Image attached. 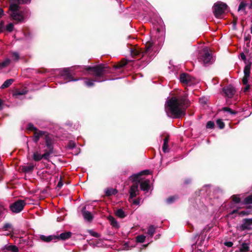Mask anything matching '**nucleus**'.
Instances as JSON below:
<instances>
[{"label":"nucleus","instance_id":"obj_42","mask_svg":"<svg viewBox=\"0 0 252 252\" xmlns=\"http://www.w3.org/2000/svg\"><path fill=\"white\" fill-rule=\"evenodd\" d=\"M89 233L91 235L94 237L99 238L100 237V234L98 233L97 232H94L92 230H89Z\"/></svg>","mask_w":252,"mask_h":252},{"label":"nucleus","instance_id":"obj_37","mask_svg":"<svg viewBox=\"0 0 252 252\" xmlns=\"http://www.w3.org/2000/svg\"><path fill=\"white\" fill-rule=\"evenodd\" d=\"M216 124L217 126L220 128V129H223L225 126V124L222 121L221 119H218L216 121Z\"/></svg>","mask_w":252,"mask_h":252},{"label":"nucleus","instance_id":"obj_15","mask_svg":"<svg viewBox=\"0 0 252 252\" xmlns=\"http://www.w3.org/2000/svg\"><path fill=\"white\" fill-rule=\"evenodd\" d=\"M86 209V206L82 208L81 210L82 214L85 220L90 222L93 220L94 217L91 213L87 211Z\"/></svg>","mask_w":252,"mask_h":252},{"label":"nucleus","instance_id":"obj_61","mask_svg":"<svg viewBox=\"0 0 252 252\" xmlns=\"http://www.w3.org/2000/svg\"><path fill=\"white\" fill-rule=\"evenodd\" d=\"M240 56L242 60L244 61L246 60V57L244 53H241Z\"/></svg>","mask_w":252,"mask_h":252},{"label":"nucleus","instance_id":"obj_3","mask_svg":"<svg viewBox=\"0 0 252 252\" xmlns=\"http://www.w3.org/2000/svg\"><path fill=\"white\" fill-rule=\"evenodd\" d=\"M27 129L33 132V135L32 137V140L34 142L37 143L39 139L43 137H45L49 133L46 131L40 130L32 123H29L28 125Z\"/></svg>","mask_w":252,"mask_h":252},{"label":"nucleus","instance_id":"obj_1","mask_svg":"<svg viewBox=\"0 0 252 252\" xmlns=\"http://www.w3.org/2000/svg\"><path fill=\"white\" fill-rule=\"evenodd\" d=\"M190 103L187 94L178 98L172 97L166 103L167 109L170 113V117L174 119L184 117L186 114V109L190 105Z\"/></svg>","mask_w":252,"mask_h":252},{"label":"nucleus","instance_id":"obj_18","mask_svg":"<svg viewBox=\"0 0 252 252\" xmlns=\"http://www.w3.org/2000/svg\"><path fill=\"white\" fill-rule=\"evenodd\" d=\"M56 238L55 235H49L48 236L43 235H40V240L45 242H50L52 240H56Z\"/></svg>","mask_w":252,"mask_h":252},{"label":"nucleus","instance_id":"obj_53","mask_svg":"<svg viewBox=\"0 0 252 252\" xmlns=\"http://www.w3.org/2000/svg\"><path fill=\"white\" fill-rule=\"evenodd\" d=\"M224 245L227 247H231L233 246V243L231 241H228L224 242Z\"/></svg>","mask_w":252,"mask_h":252},{"label":"nucleus","instance_id":"obj_57","mask_svg":"<svg viewBox=\"0 0 252 252\" xmlns=\"http://www.w3.org/2000/svg\"><path fill=\"white\" fill-rule=\"evenodd\" d=\"M132 203L134 205H138L140 203V200L139 199L132 200Z\"/></svg>","mask_w":252,"mask_h":252},{"label":"nucleus","instance_id":"obj_14","mask_svg":"<svg viewBox=\"0 0 252 252\" xmlns=\"http://www.w3.org/2000/svg\"><path fill=\"white\" fill-rule=\"evenodd\" d=\"M252 225V218L245 219L243 220V223L240 225L241 230L243 231L245 230H250V226Z\"/></svg>","mask_w":252,"mask_h":252},{"label":"nucleus","instance_id":"obj_62","mask_svg":"<svg viewBox=\"0 0 252 252\" xmlns=\"http://www.w3.org/2000/svg\"><path fill=\"white\" fill-rule=\"evenodd\" d=\"M63 185V183L62 180V178H61L60 181L58 182L57 185V187L61 188Z\"/></svg>","mask_w":252,"mask_h":252},{"label":"nucleus","instance_id":"obj_12","mask_svg":"<svg viewBox=\"0 0 252 252\" xmlns=\"http://www.w3.org/2000/svg\"><path fill=\"white\" fill-rule=\"evenodd\" d=\"M32 158L35 161H39L42 158L49 160V156L45 152L43 155H40L38 152H36L33 153Z\"/></svg>","mask_w":252,"mask_h":252},{"label":"nucleus","instance_id":"obj_22","mask_svg":"<svg viewBox=\"0 0 252 252\" xmlns=\"http://www.w3.org/2000/svg\"><path fill=\"white\" fill-rule=\"evenodd\" d=\"M108 220H109L110 224L115 228H119V225L117 222V221L116 220V219L112 216L109 215L107 217Z\"/></svg>","mask_w":252,"mask_h":252},{"label":"nucleus","instance_id":"obj_8","mask_svg":"<svg viewBox=\"0 0 252 252\" xmlns=\"http://www.w3.org/2000/svg\"><path fill=\"white\" fill-rule=\"evenodd\" d=\"M194 80V78L188 73H183L180 74V80L184 84L190 86L193 83Z\"/></svg>","mask_w":252,"mask_h":252},{"label":"nucleus","instance_id":"obj_60","mask_svg":"<svg viewBox=\"0 0 252 252\" xmlns=\"http://www.w3.org/2000/svg\"><path fill=\"white\" fill-rule=\"evenodd\" d=\"M121 63H122V64L124 66H125L127 64V61L126 60L124 59H122L121 61H120Z\"/></svg>","mask_w":252,"mask_h":252},{"label":"nucleus","instance_id":"obj_51","mask_svg":"<svg viewBox=\"0 0 252 252\" xmlns=\"http://www.w3.org/2000/svg\"><path fill=\"white\" fill-rule=\"evenodd\" d=\"M233 19L232 23L234 27H235L237 25L238 18H237V17L234 16V15H233Z\"/></svg>","mask_w":252,"mask_h":252},{"label":"nucleus","instance_id":"obj_16","mask_svg":"<svg viewBox=\"0 0 252 252\" xmlns=\"http://www.w3.org/2000/svg\"><path fill=\"white\" fill-rule=\"evenodd\" d=\"M72 236V233L71 232H65L61 233L59 235H55L56 240H61L63 241L69 239Z\"/></svg>","mask_w":252,"mask_h":252},{"label":"nucleus","instance_id":"obj_35","mask_svg":"<svg viewBox=\"0 0 252 252\" xmlns=\"http://www.w3.org/2000/svg\"><path fill=\"white\" fill-rule=\"evenodd\" d=\"M232 201L235 203L238 204L241 202V198L239 194H234L231 197Z\"/></svg>","mask_w":252,"mask_h":252},{"label":"nucleus","instance_id":"obj_28","mask_svg":"<svg viewBox=\"0 0 252 252\" xmlns=\"http://www.w3.org/2000/svg\"><path fill=\"white\" fill-rule=\"evenodd\" d=\"M252 66V63L249 62L244 67V76L250 77L251 73V68Z\"/></svg>","mask_w":252,"mask_h":252},{"label":"nucleus","instance_id":"obj_64","mask_svg":"<svg viewBox=\"0 0 252 252\" xmlns=\"http://www.w3.org/2000/svg\"><path fill=\"white\" fill-rule=\"evenodd\" d=\"M250 85H247L246 86V87L244 88V91L245 92H246L248 91L250 89Z\"/></svg>","mask_w":252,"mask_h":252},{"label":"nucleus","instance_id":"obj_36","mask_svg":"<svg viewBox=\"0 0 252 252\" xmlns=\"http://www.w3.org/2000/svg\"><path fill=\"white\" fill-rule=\"evenodd\" d=\"M10 60L9 59L5 60L3 62L0 63V67L2 68L8 66L10 63Z\"/></svg>","mask_w":252,"mask_h":252},{"label":"nucleus","instance_id":"obj_40","mask_svg":"<svg viewBox=\"0 0 252 252\" xmlns=\"http://www.w3.org/2000/svg\"><path fill=\"white\" fill-rule=\"evenodd\" d=\"M222 110L224 111H227V112H229L230 114H234V115H235L237 114V112L235 111H234L233 110H232L231 108H230L229 107H223L222 108Z\"/></svg>","mask_w":252,"mask_h":252},{"label":"nucleus","instance_id":"obj_9","mask_svg":"<svg viewBox=\"0 0 252 252\" xmlns=\"http://www.w3.org/2000/svg\"><path fill=\"white\" fill-rule=\"evenodd\" d=\"M29 10H27L26 12H25L22 11H20L17 13H11V17L12 18L16 21L18 22H22L24 20V15L26 16V13L28 14Z\"/></svg>","mask_w":252,"mask_h":252},{"label":"nucleus","instance_id":"obj_63","mask_svg":"<svg viewBox=\"0 0 252 252\" xmlns=\"http://www.w3.org/2000/svg\"><path fill=\"white\" fill-rule=\"evenodd\" d=\"M251 36L250 35H248L247 36H245V38H244V39H245V41H250V40H251Z\"/></svg>","mask_w":252,"mask_h":252},{"label":"nucleus","instance_id":"obj_7","mask_svg":"<svg viewBox=\"0 0 252 252\" xmlns=\"http://www.w3.org/2000/svg\"><path fill=\"white\" fill-rule=\"evenodd\" d=\"M25 205L26 203L24 200H18L11 204L9 208L13 213H18L23 210Z\"/></svg>","mask_w":252,"mask_h":252},{"label":"nucleus","instance_id":"obj_38","mask_svg":"<svg viewBox=\"0 0 252 252\" xmlns=\"http://www.w3.org/2000/svg\"><path fill=\"white\" fill-rule=\"evenodd\" d=\"M146 237L143 235H138L136 237V242L138 243H143L145 240Z\"/></svg>","mask_w":252,"mask_h":252},{"label":"nucleus","instance_id":"obj_44","mask_svg":"<svg viewBox=\"0 0 252 252\" xmlns=\"http://www.w3.org/2000/svg\"><path fill=\"white\" fill-rule=\"evenodd\" d=\"M14 29V25L12 23H9L6 27V30L9 32H12Z\"/></svg>","mask_w":252,"mask_h":252},{"label":"nucleus","instance_id":"obj_27","mask_svg":"<svg viewBox=\"0 0 252 252\" xmlns=\"http://www.w3.org/2000/svg\"><path fill=\"white\" fill-rule=\"evenodd\" d=\"M153 46V43L150 42H147L145 45V48L144 50L142 49V56H145L147 54L149 53L150 50H151V47Z\"/></svg>","mask_w":252,"mask_h":252},{"label":"nucleus","instance_id":"obj_58","mask_svg":"<svg viewBox=\"0 0 252 252\" xmlns=\"http://www.w3.org/2000/svg\"><path fill=\"white\" fill-rule=\"evenodd\" d=\"M169 140V135H167V136H166L164 138V140H163V143L168 144Z\"/></svg>","mask_w":252,"mask_h":252},{"label":"nucleus","instance_id":"obj_23","mask_svg":"<svg viewBox=\"0 0 252 252\" xmlns=\"http://www.w3.org/2000/svg\"><path fill=\"white\" fill-rule=\"evenodd\" d=\"M20 4L17 3H13L10 5L9 10L11 11V13H17L20 11V7L19 5Z\"/></svg>","mask_w":252,"mask_h":252},{"label":"nucleus","instance_id":"obj_6","mask_svg":"<svg viewBox=\"0 0 252 252\" xmlns=\"http://www.w3.org/2000/svg\"><path fill=\"white\" fill-rule=\"evenodd\" d=\"M45 140V146L46 149L44 150V152L48 154L49 156L51 154L53 153L54 150V141L52 135L48 133L45 137H43Z\"/></svg>","mask_w":252,"mask_h":252},{"label":"nucleus","instance_id":"obj_19","mask_svg":"<svg viewBox=\"0 0 252 252\" xmlns=\"http://www.w3.org/2000/svg\"><path fill=\"white\" fill-rule=\"evenodd\" d=\"M247 6H249V4L246 0H242L238 7V11H242L244 12V14L246 15L247 14V12L246 11V7Z\"/></svg>","mask_w":252,"mask_h":252},{"label":"nucleus","instance_id":"obj_33","mask_svg":"<svg viewBox=\"0 0 252 252\" xmlns=\"http://www.w3.org/2000/svg\"><path fill=\"white\" fill-rule=\"evenodd\" d=\"M178 195L171 196L166 199V202L168 204L173 203L176 200L178 199Z\"/></svg>","mask_w":252,"mask_h":252},{"label":"nucleus","instance_id":"obj_43","mask_svg":"<svg viewBox=\"0 0 252 252\" xmlns=\"http://www.w3.org/2000/svg\"><path fill=\"white\" fill-rule=\"evenodd\" d=\"M94 80H92L91 79H89L88 81H86L85 82V85L89 87H93L94 85Z\"/></svg>","mask_w":252,"mask_h":252},{"label":"nucleus","instance_id":"obj_50","mask_svg":"<svg viewBox=\"0 0 252 252\" xmlns=\"http://www.w3.org/2000/svg\"><path fill=\"white\" fill-rule=\"evenodd\" d=\"M191 183V179L190 178H186L184 180V185H188Z\"/></svg>","mask_w":252,"mask_h":252},{"label":"nucleus","instance_id":"obj_17","mask_svg":"<svg viewBox=\"0 0 252 252\" xmlns=\"http://www.w3.org/2000/svg\"><path fill=\"white\" fill-rule=\"evenodd\" d=\"M150 180H146L142 182L140 184V187L141 190L148 192L150 189Z\"/></svg>","mask_w":252,"mask_h":252},{"label":"nucleus","instance_id":"obj_49","mask_svg":"<svg viewBox=\"0 0 252 252\" xmlns=\"http://www.w3.org/2000/svg\"><path fill=\"white\" fill-rule=\"evenodd\" d=\"M249 77L244 76L242 79V83L244 85H247L248 83V79Z\"/></svg>","mask_w":252,"mask_h":252},{"label":"nucleus","instance_id":"obj_2","mask_svg":"<svg viewBox=\"0 0 252 252\" xmlns=\"http://www.w3.org/2000/svg\"><path fill=\"white\" fill-rule=\"evenodd\" d=\"M85 69L88 73L95 77V82H102L105 80L104 76L110 73L109 67L103 64H99L93 66H87Z\"/></svg>","mask_w":252,"mask_h":252},{"label":"nucleus","instance_id":"obj_20","mask_svg":"<svg viewBox=\"0 0 252 252\" xmlns=\"http://www.w3.org/2000/svg\"><path fill=\"white\" fill-rule=\"evenodd\" d=\"M2 250H6L11 252H18L19 251L18 247L15 245L5 246Z\"/></svg>","mask_w":252,"mask_h":252},{"label":"nucleus","instance_id":"obj_46","mask_svg":"<svg viewBox=\"0 0 252 252\" xmlns=\"http://www.w3.org/2000/svg\"><path fill=\"white\" fill-rule=\"evenodd\" d=\"M27 92L28 91L25 90L18 91L16 92L15 94L16 95H22L26 94L27 93Z\"/></svg>","mask_w":252,"mask_h":252},{"label":"nucleus","instance_id":"obj_39","mask_svg":"<svg viewBox=\"0 0 252 252\" xmlns=\"http://www.w3.org/2000/svg\"><path fill=\"white\" fill-rule=\"evenodd\" d=\"M64 79L67 81H77V79H74L73 76L71 75L70 73L68 74L67 75L64 76Z\"/></svg>","mask_w":252,"mask_h":252},{"label":"nucleus","instance_id":"obj_21","mask_svg":"<svg viewBox=\"0 0 252 252\" xmlns=\"http://www.w3.org/2000/svg\"><path fill=\"white\" fill-rule=\"evenodd\" d=\"M34 169V165L32 164L30 165H24L22 167V170L25 173H30L33 171Z\"/></svg>","mask_w":252,"mask_h":252},{"label":"nucleus","instance_id":"obj_25","mask_svg":"<svg viewBox=\"0 0 252 252\" xmlns=\"http://www.w3.org/2000/svg\"><path fill=\"white\" fill-rule=\"evenodd\" d=\"M142 175L141 173H139L138 174H133L132 176L130 177V178L132 182H133V184H134L135 183H137V184H139L140 180L139 178Z\"/></svg>","mask_w":252,"mask_h":252},{"label":"nucleus","instance_id":"obj_32","mask_svg":"<svg viewBox=\"0 0 252 252\" xmlns=\"http://www.w3.org/2000/svg\"><path fill=\"white\" fill-rule=\"evenodd\" d=\"M156 227L154 225H150L148 229L147 234L152 237L155 233Z\"/></svg>","mask_w":252,"mask_h":252},{"label":"nucleus","instance_id":"obj_52","mask_svg":"<svg viewBox=\"0 0 252 252\" xmlns=\"http://www.w3.org/2000/svg\"><path fill=\"white\" fill-rule=\"evenodd\" d=\"M124 66L120 62H119L116 65H114V67L116 69H119L123 67Z\"/></svg>","mask_w":252,"mask_h":252},{"label":"nucleus","instance_id":"obj_59","mask_svg":"<svg viewBox=\"0 0 252 252\" xmlns=\"http://www.w3.org/2000/svg\"><path fill=\"white\" fill-rule=\"evenodd\" d=\"M243 207H238L237 209L233 210L230 214L232 215L234 214L238 213L239 209L242 208Z\"/></svg>","mask_w":252,"mask_h":252},{"label":"nucleus","instance_id":"obj_41","mask_svg":"<svg viewBox=\"0 0 252 252\" xmlns=\"http://www.w3.org/2000/svg\"><path fill=\"white\" fill-rule=\"evenodd\" d=\"M215 126V124L214 122L210 121L207 123L206 128L208 129H213Z\"/></svg>","mask_w":252,"mask_h":252},{"label":"nucleus","instance_id":"obj_5","mask_svg":"<svg viewBox=\"0 0 252 252\" xmlns=\"http://www.w3.org/2000/svg\"><path fill=\"white\" fill-rule=\"evenodd\" d=\"M227 5L223 2L215 3L213 6V13L217 18H220L225 13Z\"/></svg>","mask_w":252,"mask_h":252},{"label":"nucleus","instance_id":"obj_56","mask_svg":"<svg viewBox=\"0 0 252 252\" xmlns=\"http://www.w3.org/2000/svg\"><path fill=\"white\" fill-rule=\"evenodd\" d=\"M4 27V23L3 21H1L0 22V31L2 32L3 29Z\"/></svg>","mask_w":252,"mask_h":252},{"label":"nucleus","instance_id":"obj_4","mask_svg":"<svg viewBox=\"0 0 252 252\" xmlns=\"http://www.w3.org/2000/svg\"><path fill=\"white\" fill-rule=\"evenodd\" d=\"M198 59L199 62L203 63L205 65L211 64L213 62L212 54L206 48L199 51Z\"/></svg>","mask_w":252,"mask_h":252},{"label":"nucleus","instance_id":"obj_10","mask_svg":"<svg viewBox=\"0 0 252 252\" xmlns=\"http://www.w3.org/2000/svg\"><path fill=\"white\" fill-rule=\"evenodd\" d=\"M138 187V184L137 183L132 184V185L131 186L129 190V196L128 201L129 202H131V199L137 196V192H139Z\"/></svg>","mask_w":252,"mask_h":252},{"label":"nucleus","instance_id":"obj_47","mask_svg":"<svg viewBox=\"0 0 252 252\" xmlns=\"http://www.w3.org/2000/svg\"><path fill=\"white\" fill-rule=\"evenodd\" d=\"M12 228V225L9 223H6L3 226L2 229L4 230H6L8 229Z\"/></svg>","mask_w":252,"mask_h":252},{"label":"nucleus","instance_id":"obj_48","mask_svg":"<svg viewBox=\"0 0 252 252\" xmlns=\"http://www.w3.org/2000/svg\"><path fill=\"white\" fill-rule=\"evenodd\" d=\"M168 144H165L163 143V145L162 146V151L164 153H166L168 152Z\"/></svg>","mask_w":252,"mask_h":252},{"label":"nucleus","instance_id":"obj_29","mask_svg":"<svg viewBox=\"0 0 252 252\" xmlns=\"http://www.w3.org/2000/svg\"><path fill=\"white\" fill-rule=\"evenodd\" d=\"M242 204L250 205L252 204V194L247 196L241 202Z\"/></svg>","mask_w":252,"mask_h":252},{"label":"nucleus","instance_id":"obj_24","mask_svg":"<svg viewBox=\"0 0 252 252\" xmlns=\"http://www.w3.org/2000/svg\"><path fill=\"white\" fill-rule=\"evenodd\" d=\"M250 251V247L249 244L246 243H243L239 251H236L235 252H248Z\"/></svg>","mask_w":252,"mask_h":252},{"label":"nucleus","instance_id":"obj_26","mask_svg":"<svg viewBox=\"0 0 252 252\" xmlns=\"http://www.w3.org/2000/svg\"><path fill=\"white\" fill-rule=\"evenodd\" d=\"M105 192V195L109 197L112 195H115L118 192V190L115 189L107 188L106 189Z\"/></svg>","mask_w":252,"mask_h":252},{"label":"nucleus","instance_id":"obj_54","mask_svg":"<svg viewBox=\"0 0 252 252\" xmlns=\"http://www.w3.org/2000/svg\"><path fill=\"white\" fill-rule=\"evenodd\" d=\"M68 146L70 148L73 149L75 147V144L74 142L70 141L68 143Z\"/></svg>","mask_w":252,"mask_h":252},{"label":"nucleus","instance_id":"obj_30","mask_svg":"<svg viewBox=\"0 0 252 252\" xmlns=\"http://www.w3.org/2000/svg\"><path fill=\"white\" fill-rule=\"evenodd\" d=\"M14 82V79H9L6 80L3 84L1 86L0 88L4 89L8 87L10 85L12 84V83Z\"/></svg>","mask_w":252,"mask_h":252},{"label":"nucleus","instance_id":"obj_34","mask_svg":"<svg viewBox=\"0 0 252 252\" xmlns=\"http://www.w3.org/2000/svg\"><path fill=\"white\" fill-rule=\"evenodd\" d=\"M11 57L15 62H18L20 59V56L17 52H11Z\"/></svg>","mask_w":252,"mask_h":252},{"label":"nucleus","instance_id":"obj_45","mask_svg":"<svg viewBox=\"0 0 252 252\" xmlns=\"http://www.w3.org/2000/svg\"><path fill=\"white\" fill-rule=\"evenodd\" d=\"M69 73V69L68 68H64L62 70V75L64 77L65 75Z\"/></svg>","mask_w":252,"mask_h":252},{"label":"nucleus","instance_id":"obj_11","mask_svg":"<svg viewBox=\"0 0 252 252\" xmlns=\"http://www.w3.org/2000/svg\"><path fill=\"white\" fill-rule=\"evenodd\" d=\"M222 92L225 96L231 98L235 93V89L232 86L229 85L223 87Z\"/></svg>","mask_w":252,"mask_h":252},{"label":"nucleus","instance_id":"obj_55","mask_svg":"<svg viewBox=\"0 0 252 252\" xmlns=\"http://www.w3.org/2000/svg\"><path fill=\"white\" fill-rule=\"evenodd\" d=\"M249 214V213L248 211H242L239 213V215H241L242 216H247V215H248Z\"/></svg>","mask_w":252,"mask_h":252},{"label":"nucleus","instance_id":"obj_13","mask_svg":"<svg viewBox=\"0 0 252 252\" xmlns=\"http://www.w3.org/2000/svg\"><path fill=\"white\" fill-rule=\"evenodd\" d=\"M130 54L132 57L137 58L142 56V49L139 47H133L130 49Z\"/></svg>","mask_w":252,"mask_h":252},{"label":"nucleus","instance_id":"obj_31","mask_svg":"<svg viewBox=\"0 0 252 252\" xmlns=\"http://www.w3.org/2000/svg\"><path fill=\"white\" fill-rule=\"evenodd\" d=\"M115 214L117 217L121 219H123L126 216L125 212L122 209H118Z\"/></svg>","mask_w":252,"mask_h":252}]
</instances>
